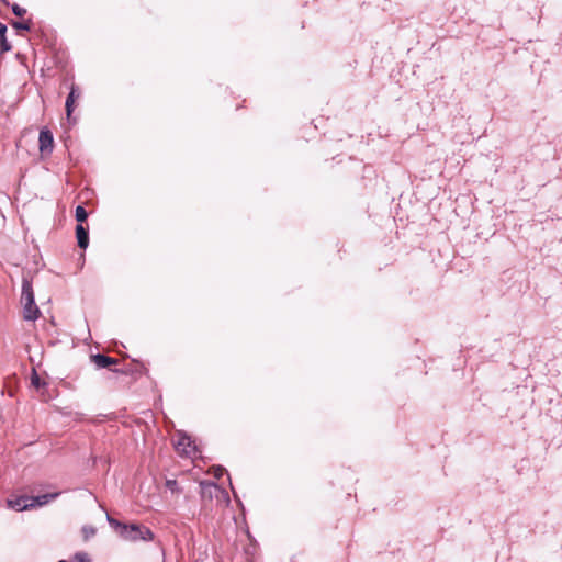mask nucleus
Segmentation results:
<instances>
[{"label":"nucleus","instance_id":"f257e3e1","mask_svg":"<svg viewBox=\"0 0 562 562\" xmlns=\"http://www.w3.org/2000/svg\"><path fill=\"white\" fill-rule=\"evenodd\" d=\"M106 520L117 536L128 542L153 541L154 532L146 526L139 524H124L108 515Z\"/></svg>","mask_w":562,"mask_h":562},{"label":"nucleus","instance_id":"f03ea898","mask_svg":"<svg viewBox=\"0 0 562 562\" xmlns=\"http://www.w3.org/2000/svg\"><path fill=\"white\" fill-rule=\"evenodd\" d=\"M21 303L23 305V317L26 321H35L41 312L35 304L32 283L27 279H23Z\"/></svg>","mask_w":562,"mask_h":562},{"label":"nucleus","instance_id":"7ed1b4c3","mask_svg":"<svg viewBox=\"0 0 562 562\" xmlns=\"http://www.w3.org/2000/svg\"><path fill=\"white\" fill-rule=\"evenodd\" d=\"M201 495L203 498H215L216 503L222 506L229 504L228 493L223 487L212 482H201Z\"/></svg>","mask_w":562,"mask_h":562},{"label":"nucleus","instance_id":"20e7f679","mask_svg":"<svg viewBox=\"0 0 562 562\" xmlns=\"http://www.w3.org/2000/svg\"><path fill=\"white\" fill-rule=\"evenodd\" d=\"M176 450L187 457H191L195 452V446L189 436L179 431L175 440Z\"/></svg>","mask_w":562,"mask_h":562},{"label":"nucleus","instance_id":"39448f33","mask_svg":"<svg viewBox=\"0 0 562 562\" xmlns=\"http://www.w3.org/2000/svg\"><path fill=\"white\" fill-rule=\"evenodd\" d=\"M41 153H50L54 147L53 134L49 130H42L38 136Z\"/></svg>","mask_w":562,"mask_h":562},{"label":"nucleus","instance_id":"423d86ee","mask_svg":"<svg viewBox=\"0 0 562 562\" xmlns=\"http://www.w3.org/2000/svg\"><path fill=\"white\" fill-rule=\"evenodd\" d=\"M8 507L18 512L34 508V503L29 496H20L8 501Z\"/></svg>","mask_w":562,"mask_h":562},{"label":"nucleus","instance_id":"0eeeda50","mask_svg":"<svg viewBox=\"0 0 562 562\" xmlns=\"http://www.w3.org/2000/svg\"><path fill=\"white\" fill-rule=\"evenodd\" d=\"M91 360L99 369L109 368L110 366L116 364L119 362L117 359L101 353L93 355Z\"/></svg>","mask_w":562,"mask_h":562},{"label":"nucleus","instance_id":"6e6552de","mask_svg":"<svg viewBox=\"0 0 562 562\" xmlns=\"http://www.w3.org/2000/svg\"><path fill=\"white\" fill-rule=\"evenodd\" d=\"M80 97V92L79 90L72 85L71 86V89H70V92L67 97V100H66V114H67V119L70 120L71 119V113L74 111V108H75V101Z\"/></svg>","mask_w":562,"mask_h":562},{"label":"nucleus","instance_id":"1a4fd4ad","mask_svg":"<svg viewBox=\"0 0 562 562\" xmlns=\"http://www.w3.org/2000/svg\"><path fill=\"white\" fill-rule=\"evenodd\" d=\"M76 237L78 241V246L81 249H86L89 245V234L88 229L82 226V224H78L76 226Z\"/></svg>","mask_w":562,"mask_h":562},{"label":"nucleus","instance_id":"9d476101","mask_svg":"<svg viewBox=\"0 0 562 562\" xmlns=\"http://www.w3.org/2000/svg\"><path fill=\"white\" fill-rule=\"evenodd\" d=\"M59 496L58 492L55 493H47L38 496H31V502L34 503V507L36 506H44L48 504L49 502L56 499Z\"/></svg>","mask_w":562,"mask_h":562},{"label":"nucleus","instance_id":"9b49d317","mask_svg":"<svg viewBox=\"0 0 562 562\" xmlns=\"http://www.w3.org/2000/svg\"><path fill=\"white\" fill-rule=\"evenodd\" d=\"M7 25L0 22V52H9L11 49V45L7 40Z\"/></svg>","mask_w":562,"mask_h":562},{"label":"nucleus","instance_id":"f8f14e48","mask_svg":"<svg viewBox=\"0 0 562 562\" xmlns=\"http://www.w3.org/2000/svg\"><path fill=\"white\" fill-rule=\"evenodd\" d=\"M75 216H76L77 222H79V224H81L82 222H85L87 220L88 213L82 205H78L76 207Z\"/></svg>","mask_w":562,"mask_h":562},{"label":"nucleus","instance_id":"ddd939ff","mask_svg":"<svg viewBox=\"0 0 562 562\" xmlns=\"http://www.w3.org/2000/svg\"><path fill=\"white\" fill-rule=\"evenodd\" d=\"M81 532L83 539L87 541L95 535L97 530L92 526H83Z\"/></svg>","mask_w":562,"mask_h":562},{"label":"nucleus","instance_id":"4468645a","mask_svg":"<svg viewBox=\"0 0 562 562\" xmlns=\"http://www.w3.org/2000/svg\"><path fill=\"white\" fill-rule=\"evenodd\" d=\"M72 562H91V559L87 552L79 551L75 553Z\"/></svg>","mask_w":562,"mask_h":562},{"label":"nucleus","instance_id":"2eb2a0df","mask_svg":"<svg viewBox=\"0 0 562 562\" xmlns=\"http://www.w3.org/2000/svg\"><path fill=\"white\" fill-rule=\"evenodd\" d=\"M12 11L18 16H23L26 13V10L16 3L12 5Z\"/></svg>","mask_w":562,"mask_h":562},{"label":"nucleus","instance_id":"dca6fc26","mask_svg":"<svg viewBox=\"0 0 562 562\" xmlns=\"http://www.w3.org/2000/svg\"><path fill=\"white\" fill-rule=\"evenodd\" d=\"M12 25L16 30H24V31H29L30 30V23L29 22H13Z\"/></svg>","mask_w":562,"mask_h":562},{"label":"nucleus","instance_id":"f3484780","mask_svg":"<svg viewBox=\"0 0 562 562\" xmlns=\"http://www.w3.org/2000/svg\"><path fill=\"white\" fill-rule=\"evenodd\" d=\"M31 382L37 389L41 386V379L35 371H33Z\"/></svg>","mask_w":562,"mask_h":562},{"label":"nucleus","instance_id":"a211bd4d","mask_svg":"<svg viewBox=\"0 0 562 562\" xmlns=\"http://www.w3.org/2000/svg\"><path fill=\"white\" fill-rule=\"evenodd\" d=\"M166 486H167L171 492H176V491H177V487H178V484H177V481H176V480H167V482H166Z\"/></svg>","mask_w":562,"mask_h":562},{"label":"nucleus","instance_id":"6ab92c4d","mask_svg":"<svg viewBox=\"0 0 562 562\" xmlns=\"http://www.w3.org/2000/svg\"><path fill=\"white\" fill-rule=\"evenodd\" d=\"M224 472H225V469H224V468H222V467H216V468H214V470H213V474H214V476H215L216 479H220V477L224 474Z\"/></svg>","mask_w":562,"mask_h":562},{"label":"nucleus","instance_id":"aec40b11","mask_svg":"<svg viewBox=\"0 0 562 562\" xmlns=\"http://www.w3.org/2000/svg\"><path fill=\"white\" fill-rule=\"evenodd\" d=\"M58 562H67V561H66V560H60V561H58Z\"/></svg>","mask_w":562,"mask_h":562}]
</instances>
